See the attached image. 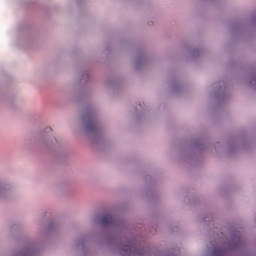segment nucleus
Here are the masks:
<instances>
[{"label":"nucleus","mask_w":256,"mask_h":256,"mask_svg":"<svg viewBox=\"0 0 256 256\" xmlns=\"http://www.w3.org/2000/svg\"><path fill=\"white\" fill-rule=\"evenodd\" d=\"M87 129H91V124H88Z\"/></svg>","instance_id":"20e7f679"},{"label":"nucleus","mask_w":256,"mask_h":256,"mask_svg":"<svg viewBox=\"0 0 256 256\" xmlns=\"http://www.w3.org/2000/svg\"><path fill=\"white\" fill-rule=\"evenodd\" d=\"M214 253H216V255H222L223 254V250L221 249H215Z\"/></svg>","instance_id":"7ed1b4c3"},{"label":"nucleus","mask_w":256,"mask_h":256,"mask_svg":"<svg viewBox=\"0 0 256 256\" xmlns=\"http://www.w3.org/2000/svg\"><path fill=\"white\" fill-rule=\"evenodd\" d=\"M123 251L124 255H133V253H137V248L133 243L128 242V244L124 246Z\"/></svg>","instance_id":"f257e3e1"},{"label":"nucleus","mask_w":256,"mask_h":256,"mask_svg":"<svg viewBox=\"0 0 256 256\" xmlns=\"http://www.w3.org/2000/svg\"><path fill=\"white\" fill-rule=\"evenodd\" d=\"M101 223L104 225V227L107 225H113L115 223V219L110 214H107L102 217Z\"/></svg>","instance_id":"f03ea898"}]
</instances>
